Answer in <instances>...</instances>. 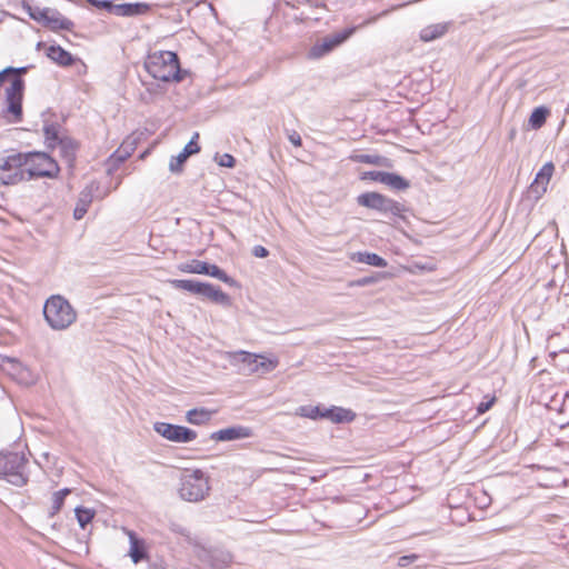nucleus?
<instances>
[{
	"instance_id": "nucleus-39",
	"label": "nucleus",
	"mask_w": 569,
	"mask_h": 569,
	"mask_svg": "<svg viewBox=\"0 0 569 569\" xmlns=\"http://www.w3.org/2000/svg\"><path fill=\"white\" fill-rule=\"evenodd\" d=\"M220 555V559H216L214 562H213V566L216 567H222V566H227L228 563L231 562V555L229 552H224V551H221L219 552Z\"/></svg>"
},
{
	"instance_id": "nucleus-19",
	"label": "nucleus",
	"mask_w": 569,
	"mask_h": 569,
	"mask_svg": "<svg viewBox=\"0 0 569 569\" xmlns=\"http://www.w3.org/2000/svg\"><path fill=\"white\" fill-rule=\"evenodd\" d=\"M127 535L130 541L129 556L134 563L140 562L146 558L144 542L136 536L133 531L127 530Z\"/></svg>"
},
{
	"instance_id": "nucleus-29",
	"label": "nucleus",
	"mask_w": 569,
	"mask_h": 569,
	"mask_svg": "<svg viewBox=\"0 0 569 569\" xmlns=\"http://www.w3.org/2000/svg\"><path fill=\"white\" fill-rule=\"evenodd\" d=\"M43 134L48 148L54 149L62 138L59 136V129L54 124L44 126Z\"/></svg>"
},
{
	"instance_id": "nucleus-4",
	"label": "nucleus",
	"mask_w": 569,
	"mask_h": 569,
	"mask_svg": "<svg viewBox=\"0 0 569 569\" xmlns=\"http://www.w3.org/2000/svg\"><path fill=\"white\" fill-rule=\"evenodd\" d=\"M27 69V67H8L4 70L0 71V86L7 78H10V84L6 88V103L7 111L11 116H13L16 121L20 120L22 114L21 103L23 97L24 81L21 79L20 74L26 73Z\"/></svg>"
},
{
	"instance_id": "nucleus-28",
	"label": "nucleus",
	"mask_w": 569,
	"mask_h": 569,
	"mask_svg": "<svg viewBox=\"0 0 569 569\" xmlns=\"http://www.w3.org/2000/svg\"><path fill=\"white\" fill-rule=\"evenodd\" d=\"M169 283L176 289L198 295L201 282L190 279H173L169 280Z\"/></svg>"
},
{
	"instance_id": "nucleus-47",
	"label": "nucleus",
	"mask_w": 569,
	"mask_h": 569,
	"mask_svg": "<svg viewBox=\"0 0 569 569\" xmlns=\"http://www.w3.org/2000/svg\"><path fill=\"white\" fill-rule=\"evenodd\" d=\"M54 493L58 495L59 497H61L64 500L66 497L70 493V489L64 488V489H61L59 491H56Z\"/></svg>"
},
{
	"instance_id": "nucleus-30",
	"label": "nucleus",
	"mask_w": 569,
	"mask_h": 569,
	"mask_svg": "<svg viewBox=\"0 0 569 569\" xmlns=\"http://www.w3.org/2000/svg\"><path fill=\"white\" fill-rule=\"evenodd\" d=\"M204 274L216 278L229 286H234L236 280L229 277L222 269H220L217 264H211L207 262V271Z\"/></svg>"
},
{
	"instance_id": "nucleus-21",
	"label": "nucleus",
	"mask_w": 569,
	"mask_h": 569,
	"mask_svg": "<svg viewBox=\"0 0 569 569\" xmlns=\"http://www.w3.org/2000/svg\"><path fill=\"white\" fill-rule=\"evenodd\" d=\"M448 28L449 23L447 22L430 24L420 31V39L425 42L436 40L446 34Z\"/></svg>"
},
{
	"instance_id": "nucleus-9",
	"label": "nucleus",
	"mask_w": 569,
	"mask_h": 569,
	"mask_svg": "<svg viewBox=\"0 0 569 569\" xmlns=\"http://www.w3.org/2000/svg\"><path fill=\"white\" fill-rule=\"evenodd\" d=\"M358 204L377 210L382 213H391L392 216L399 217L403 211V207L378 192H366L357 198Z\"/></svg>"
},
{
	"instance_id": "nucleus-33",
	"label": "nucleus",
	"mask_w": 569,
	"mask_h": 569,
	"mask_svg": "<svg viewBox=\"0 0 569 569\" xmlns=\"http://www.w3.org/2000/svg\"><path fill=\"white\" fill-rule=\"evenodd\" d=\"M74 512L78 523L82 529H84L86 526L92 521L96 515V512L92 509L83 507H77Z\"/></svg>"
},
{
	"instance_id": "nucleus-15",
	"label": "nucleus",
	"mask_w": 569,
	"mask_h": 569,
	"mask_svg": "<svg viewBox=\"0 0 569 569\" xmlns=\"http://www.w3.org/2000/svg\"><path fill=\"white\" fill-rule=\"evenodd\" d=\"M252 436V430L244 426H232L229 428L220 429L211 435V439L216 441H232L244 439Z\"/></svg>"
},
{
	"instance_id": "nucleus-36",
	"label": "nucleus",
	"mask_w": 569,
	"mask_h": 569,
	"mask_svg": "<svg viewBox=\"0 0 569 569\" xmlns=\"http://www.w3.org/2000/svg\"><path fill=\"white\" fill-rule=\"evenodd\" d=\"M63 503H64V500L61 497H59L58 495L53 493L50 515L54 516L56 513H58L60 511V509L62 508Z\"/></svg>"
},
{
	"instance_id": "nucleus-43",
	"label": "nucleus",
	"mask_w": 569,
	"mask_h": 569,
	"mask_svg": "<svg viewBox=\"0 0 569 569\" xmlns=\"http://www.w3.org/2000/svg\"><path fill=\"white\" fill-rule=\"evenodd\" d=\"M288 139L289 141L296 146V147H300L301 146V137L300 134L297 132V131H291L289 134H288Z\"/></svg>"
},
{
	"instance_id": "nucleus-46",
	"label": "nucleus",
	"mask_w": 569,
	"mask_h": 569,
	"mask_svg": "<svg viewBox=\"0 0 569 569\" xmlns=\"http://www.w3.org/2000/svg\"><path fill=\"white\" fill-rule=\"evenodd\" d=\"M92 2H93L94 4L101 6V7L107 8V9H110V8H112V7H113V6H112V2H110V1H106V0H104V1H97V0H92Z\"/></svg>"
},
{
	"instance_id": "nucleus-16",
	"label": "nucleus",
	"mask_w": 569,
	"mask_h": 569,
	"mask_svg": "<svg viewBox=\"0 0 569 569\" xmlns=\"http://www.w3.org/2000/svg\"><path fill=\"white\" fill-rule=\"evenodd\" d=\"M199 134L194 133L193 138L184 146L183 150L176 157H172L169 163V169L172 172H178L181 169L183 162L191 156L199 152L200 147L198 146L196 139H198Z\"/></svg>"
},
{
	"instance_id": "nucleus-34",
	"label": "nucleus",
	"mask_w": 569,
	"mask_h": 569,
	"mask_svg": "<svg viewBox=\"0 0 569 569\" xmlns=\"http://www.w3.org/2000/svg\"><path fill=\"white\" fill-rule=\"evenodd\" d=\"M22 8L27 11L29 17L38 22H42L44 14L48 13L47 8L32 7L31 4L23 2Z\"/></svg>"
},
{
	"instance_id": "nucleus-42",
	"label": "nucleus",
	"mask_w": 569,
	"mask_h": 569,
	"mask_svg": "<svg viewBox=\"0 0 569 569\" xmlns=\"http://www.w3.org/2000/svg\"><path fill=\"white\" fill-rule=\"evenodd\" d=\"M252 254L257 258H266L269 254V251L262 246H254Z\"/></svg>"
},
{
	"instance_id": "nucleus-23",
	"label": "nucleus",
	"mask_w": 569,
	"mask_h": 569,
	"mask_svg": "<svg viewBox=\"0 0 569 569\" xmlns=\"http://www.w3.org/2000/svg\"><path fill=\"white\" fill-rule=\"evenodd\" d=\"M351 260L378 268L387 267V261L383 258L371 252H355L351 254Z\"/></svg>"
},
{
	"instance_id": "nucleus-24",
	"label": "nucleus",
	"mask_w": 569,
	"mask_h": 569,
	"mask_svg": "<svg viewBox=\"0 0 569 569\" xmlns=\"http://www.w3.org/2000/svg\"><path fill=\"white\" fill-rule=\"evenodd\" d=\"M149 9L146 3H123L114 6L118 16L132 17L144 13Z\"/></svg>"
},
{
	"instance_id": "nucleus-13",
	"label": "nucleus",
	"mask_w": 569,
	"mask_h": 569,
	"mask_svg": "<svg viewBox=\"0 0 569 569\" xmlns=\"http://www.w3.org/2000/svg\"><path fill=\"white\" fill-rule=\"evenodd\" d=\"M553 169L555 168L551 162H547L542 166V168L536 174L533 182L527 190L528 198L538 200L542 197V194L547 191V187L552 177Z\"/></svg>"
},
{
	"instance_id": "nucleus-26",
	"label": "nucleus",
	"mask_w": 569,
	"mask_h": 569,
	"mask_svg": "<svg viewBox=\"0 0 569 569\" xmlns=\"http://www.w3.org/2000/svg\"><path fill=\"white\" fill-rule=\"evenodd\" d=\"M178 270L183 273L204 274L207 271V262L201 260H190L178 264Z\"/></svg>"
},
{
	"instance_id": "nucleus-41",
	"label": "nucleus",
	"mask_w": 569,
	"mask_h": 569,
	"mask_svg": "<svg viewBox=\"0 0 569 569\" xmlns=\"http://www.w3.org/2000/svg\"><path fill=\"white\" fill-rule=\"evenodd\" d=\"M418 558H419L418 555L402 556V557L399 558L398 565L400 567H406L409 563H411L412 561L417 560Z\"/></svg>"
},
{
	"instance_id": "nucleus-11",
	"label": "nucleus",
	"mask_w": 569,
	"mask_h": 569,
	"mask_svg": "<svg viewBox=\"0 0 569 569\" xmlns=\"http://www.w3.org/2000/svg\"><path fill=\"white\" fill-rule=\"evenodd\" d=\"M153 429L157 433L172 442L187 443L197 438V432L194 430L183 426L156 422Z\"/></svg>"
},
{
	"instance_id": "nucleus-10",
	"label": "nucleus",
	"mask_w": 569,
	"mask_h": 569,
	"mask_svg": "<svg viewBox=\"0 0 569 569\" xmlns=\"http://www.w3.org/2000/svg\"><path fill=\"white\" fill-rule=\"evenodd\" d=\"M356 28H348L339 32H335L318 40L310 49L309 57L319 59L330 53L333 49L342 44L355 32Z\"/></svg>"
},
{
	"instance_id": "nucleus-18",
	"label": "nucleus",
	"mask_w": 569,
	"mask_h": 569,
	"mask_svg": "<svg viewBox=\"0 0 569 569\" xmlns=\"http://www.w3.org/2000/svg\"><path fill=\"white\" fill-rule=\"evenodd\" d=\"M198 295L203 296L216 303L223 306L230 305V297L220 288L214 287L211 283L201 282Z\"/></svg>"
},
{
	"instance_id": "nucleus-12",
	"label": "nucleus",
	"mask_w": 569,
	"mask_h": 569,
	"mask_svg": "<svg viewBox=\"0 0 569 569\" xmlns=\"http://www.w3.org/2000/svg\"><path fill=\"white\" fill-rule=\"evenodd\" d=\"M98 191L99 183L97 181H91L80 191L73 210V218L76 220H80L86 216L94 198H104L108 194V191H104L101 194H97Z\"/></svg>"
},
{
	"instance_id": "nucleus-8",
	"label": "nucleus",
	"mask_w": 569,
	"mask_h": 569,
	"mask_svg": "<svg viewBox=\"0 0 569 569\" xmlns=\"http://www.w3.org/2000/svg\"><path fill=\"white\" fill-rule=\"evenodd\" d=\"M24 154L19 152L8 156L0 163V181L3 184L11 186L21 181H28L24 171Z\"/></svg>"
},
{
	"instance_id": "nucleus-20",
	"label": "nucleus",
	"mask_w": 569,
	"mask_h": 569,
	"mask_svg": "<svg viewBox=\"0 0 569 569\" xmlns=\"http://www.w3.org/2000/svg\"><path fill=\"white\" fill-rule=\"evenodd\" d=\"M47 56L56 63L67 67L71 66L74 61L72 54L61 48L60 46H50L47 49Z\"/></svg>"
},
{
	"instance_id": "nucleus-32",
	"label": "nucleus",
	"mask_w": 569,
	"mask_h": 569,
	"mask_svg": "<svg viewBox=\"0 0 569 569\" xmlns=\"http://www.w3.org/2000/svg\"><path fill=\"white\" fill-rule=\"evenodd\" d=\"M297 415L313 420L318 418H326L325 410L318 406H301L297 409Z\"/></svg>"
},
{
	"instance_id": "nucleus-2",
	"label": "nucleus",
	"mask_w": 569,
	"mask_h": 569,
	"mask_svg": "<svg viewBox=\"0 0 569 569\" xmlns=\"http://www.w3.org/2000/svg\"><path fill=\"white\" fill-rule=\"evenodd\" d=\"M222 357L243 375H266L274 370L279 365L277 357L267 358L263 355L251 353L244 350L224 351Z\"/></svg>"
},
{
	"instance_id": "nucleus-14",
	"label": "nucleus",
	"mask_w": 569,
	"mask_h": 569,
	"mask_svg": "<svg viewBox=\"0 0 569 569\" xmlns=\"http://www.w3.org/2000/svg\"><path fill=\"white\" fill-rule=\"evenodd\" d=\"M362 179H370L383 183L395 190H405L409 188V182L399 174L385 171H368L363 173Z\"/></svg>"
},
{
	"instance_id": "nucleus-22",
	"label": "nucleus",
	"mask_w": 569,
	"mask_h": 569,
	"mask_svg": "<svg viewBox=\"0 0 569 569\" xmlns=\"http://www.w3.org/2000/svg\"><path fill=\"white\" fill-rule=\"evenodd\" d=\"M213 415H214V411H212V410H209L206 408H194V409L187 411L186 420L189 423L200 426V425H204L208 421H210V419L212 418Z\"/></svg>"
},
{
	"instance_id": "nucleus-31",
	"label": "nucleus",
	"mask_w": 569,
	"mask_h": 569,
	"mask_svg": "<svg viewBox=\"0 0 569 569\" xmlns=\"http://www.w3.org/2000/svg\"><path fill=\"white\" fill-rule=\"evenodd\" d=\"M549 111L545 107L536 108L529 118V124L532 129H539L546 122Z\"/></svg>"
},
{
	"instance_id": "nucleus-5",
	"label": "nucleus",
	"mask_w": 569,
	"mask_h": 569,
	"mask_svg": "<svg viewBox=\"0 0 569 569\" xmlns=\"http://www.w3.org/2000/svg\"><path fill=\"white\" fill-rule=\"evenodd\" d=\"M210 490L209 478L200 469H187L180 477L179 496L189 502L203 500Z\"/></svg>"
},
{
	"instance_id": "nucleus-7",
	"label": "nucleus",
	"mask_w": 569,
	"mask_h": 569,
	"mask_svg": "<svg viewBox=\"0 0 569 569\" xmlns=\"http://www.w3.org/2000/svg\"><path fill=\"white\" fill-rule=\"evenodd\" d=\"M24 154L27 179L57 178L60 168L56 160L44 152H28Z\"/></svg>"
},
{
	"instance_id": "nucleus-1",
	"label": "nucleus",
	"mask_w": 569,
	"mask_h": 569,
	"mask_svg": "<svg viewBox=\"0 0 569 569\" xmlns=\"http://www.w3.org/2000/svg\"><path fill=\"white\" fill-rule=\"evenodd\" d=\"M144 68L152 78L163 82H179L183 79L178 56L172 51H156L148 54Z\"/></svg>"
},
{
	"instance_id": "nucleus-35",
	"label": "nucleus",
	"mask_w": 569,
	"mask_h": 569,
	"mask_svg": "<svg viewBox=\"0 0 569 569\" xmlns=\"http://www.w3.org/2000/svg\"><path fill=\"white\" fill-rule=\"evenodd\" d=\"M359 159L363 163L378 164V166H383L385 161H386V158H382V157L376 156V154H361L359 157Z\"/></svg>"
},
{
	"instance_id": "nucleus-38",
	"label": "nucleus",
	"mask_w": 569,
	"mask_h": 569,
	"mask_svg": "<svg viewBox=\"0 0 569 569\" xmlns=\"http://www.w3.org/2000/svg\"><path fill=\"white\" fill-rule=\"evenodd\" d=\"M219 166L226 167V168H232L236 163L234 158L229 153H223L219 157L218 161Z\"/></svg>"
},
{
	"instance_id": "nucleus-44",
	"label": "nucleus",
	"mask_w": 569,
	"mask_h": 569,
	"mask_svg": "<svg viewBox=\"0 0 569 569\" xmlns=\"http://www.w3.org/2000/svg\"><path fill=\"white\" fill-rule=\"evenodd\" d=\"M369 283H371V279L362 278V279H359V280H356V281H351L349 283V287H352V286H366V284H369Z\"/></svg>"
},
{
	"instance_id": "nucleus-6",
	"label": "nucleus",
	"mask_w": 569,
	"mask_h": 569,
	"mask_svg": "<svg viewBox=\"0 0 569 569\" xmlns=\"http://www.w3.org/2000/svg\"><path fill=\"white\" fill-rule=\"evenodd\" d=\"M27 463L28 460L23 453L0 452V478L7 479L17 487L26 485L28 481Z\"/></svg>"
},
{
	"instance_id": "nucleus-45",
	"label": "nucleus",
	"mask_w": 569,
	"mask_h": 569,
	"mask_svg": "<svg viewBox=\"0 0 569 569\" xmlns=\"http://www.w3.org/2000/svg\"><path fill=\"white\" fill-rule=\"evenodd\" d=\"M119 149H122L124 152H132L134 150L133 143L129 141H124Z\"/></svg>"
},
{
	"instance_id": "nucleus-40",
	"label": "nucleus",
	"mask_w": 569,
	"mask_h": 569,
	"mask_svg": "<svg viewBox=\"0 0 569 569\" xmlns=\"http://www.w3.org/2000/svg\"><path fill=\"white\" fill-rule=\"evenodd\" d=\"M493 402H495L493 397L487 401L480 402L477 408L478 413H485L486 411H488L492 407Z\"/></svg>"
},
{
	"instance_id": "nucleus-27",
	"label": "nucleus",
	"mask_w": 569,
	"mask_h": 569,
	"mask_svg": "<svg viewBox=\"0 0 569 569\" xmlns=\"http://www.w3.org/2000/svg\"><path fill=\"white\" fill-rule=\"evenodd\" d=\"M57 148L60 149V153L67 159L68 162L73 161L77 150V143L74 140L63 137Z\"/></svg>"
},
{
	"instance_id": "nucleus-17",
	"label": "nucleus",
	"mask_w": 569,
	"mask_h": 569,
	"mask_svg": "<svg viewBox=\"0 0 569 569\" xmlns=\"http://www.w3.org/2000/svg\"><path fill=\"white\" fill-rule=\"evenodd\" d=\"M48 13L44 14L46 18L42 20V24L50 28L51 30H71L73 27V22L67 18H64L59 11L47 8Z\"/></svg>"
},
{
	"instance_id": "nucleus-37",
	"label": "nucleus",
	"mask_w": 569,
	"mask_h": 569,
	"mask_svg": "<svg viewBox=\"0 0 569 569\" xmlns=\"http://www.w3.org/2000/svg\"><path fill=\"white\" fill-rule=\"evenodd\" d=\"M129 156L130 152H124L122 151V149H118L111 154L110 161L113 162L114 164L120 163L123 162Z\"/></svg>"
},
{
	"instance_id": "nucleus-3",
	"label": "nucleus",
	"mask_w": 569,
	"mask_h": 569,
	"mask_svg": "<svg viewBox=\"0 0 569 569\" xmlns=\"http://www.w3.org/2000/svg\"><path fill=\"white\" fill-rule=\"evenodd\" d=\"M43 316L48 326L57 331L68 329L77 320V311L60 295L51 296L46 300Z\"/></svg>"
},
{
	"instance_id": "nucleus-25",
	"label": "nucleus",
	"mask_w": 569,
	"mask_h": 569,
	"mask_svg": "<svg viewBox=\"0 0 569 569\" xmlns=\"http://www.w3.org/2000/svg\"><path fill=\"white\" fill-rule=\"evenodd\" d=\"M325 416L327 419L332 422H349L353 420L355 415L352 411L343 409V408H330L325 409Z\"/></svg>"
}]
</instances>
